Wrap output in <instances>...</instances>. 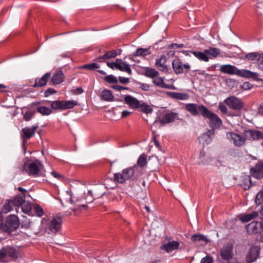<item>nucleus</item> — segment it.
Masks as SVG:
<instances>
[{"label": "nucleus", "instance_id": "nucleus-1", "mask_svg": "<svg viewBox=\"0 0 263 263\" xmlns=\"http://www.w3.org/2000/svg\"><path fill=\"white\" fill-rule=\"evenodd\" d=\"M106 187L103 184L94 186L92 190H89L83 197L82 193L76 192L70 195V204L68 206V210L75 213L78 212L81 208L87 209V203H91L93 199L101 198L106 193Z\"/></svg>", "mask_w": 263, "mask_h": 263}, {"label": "nucleus", "instance_id": "nucleus-2", "mask_svg": "<svg viewBox=\"0 0 263 263\" xmlns=\"http://www.w3.org/2000/svg\"><path fill=\"white\" fill-rule=\"evenodd\" d=\"M219 70L223 73L237 75L241 77L252 78L256 81L263 82V79L258 78V73L246 69L239 70L236 67L232 65H222L220 66Z\"/></svg>", "mask_w": 263, "mask_h": 263}, {"label": "nucleus", "instance_id": "nucleus-3", "mask_svg": "<svg viewBox=\"0 0 263 263\" xmlns=\"http://www.w3.org/2000/svg\"><path fill=\"white\" fill-rule=\"evenodd\" d=\"M138 174L141 175L142 172L139 171L138 166L135 165L123 169L120 173L114 174V180L117 183L123 184L126 181L137 179Z\"/></svg>", "mask_w": 263, "mask_h": 263}, {"label": "nucleus", "instance_id": "nucleus-4", "mask_svg": "<svg viewBox=\"0 0 263 263\" xmlns=\"http://www.w3.org/2000/svg\"><path fill=\"white\" fill-rule=\"evenodd\" d=\"M75 101H54L51 102L50 107L54 110H65L71 109L78 105Z\"/></svg>", "mask_w": 263, "mask_h": 263}, {"label": "nucleus", "instance_id": "nucleus-5", "mask_svg": "<svg viewBox=\"0 0 263 263\" xmlns=\"http://www.w3.org/2000/svg\"><path fill=\"white\" fill-rule=\"evenodd\" d=\"M19 225L20 222L17 217L14 215H11L6 218L5 223V232L10 234L17 229Z\"/></svg>", "mask_w": 263, "mask_h": 263}, {"label": "nucleus", "instance_id": "nucleus-6", "mask_svg": "<svg viewBox=\"0 0 263 263\" xmlns=\"http://www.w3.org/2000/svg\"><path fill=\"white\" fill-rule=\"evenodd\" d=\"M226 136L228 139L236 147L242 146L246 141V138L245 135L242 136L235 133L228 132L226 134Z\"/></svg>", "mask_w": 263, "mask_h": 263}, {"label": "nucleus", "instance_id": "nucleus-7", "mask_svg": "<svg viewBox=\"0 0 263 263\" xmlns=\"http://www.w3.org/2000/svg\"><path fill=\"white\" fill-rule=\"evenodd\" d=\"M185 108L193 116H195L200 114L202 117L207 109V107L203 105H199L194 103L186 104Z\"/></svg>", "mask_w": 263, "mask_h": 263}, {"label": "nucleus", "instance_id": "nucleus-8", "mask_svg": "<svg viewBox=\"0 0 263 263\" xmlns=\"http://www.w3.org/2000/svg\"><path fill=\"white\" fill-rule=\"evenodd\" d=\"M226 104L230 108L235 110L239 111L243 107V103L242 101L235 97L232 96L227 98L224 101Z\"/></svg>", "mask_w": 263, "mask_h": 263}, {"label": "nucleus", "instance_id": "nucleus-9", "mask_svg": "<svg viewBox=\"0 0 263 263\" xmlns=\"http://www.w3.org/2000/svg\"><path fill=\"white\" fill-rule=\"evenodd\" d=\"M62 223V219L60 217L55 216L51 219L47 224V229L49 230V233L56 234L61 229Z\"/></svg>", "mask_w": 263, "mask_h": 263}, {"label": "nucleus", "instance_id": "nucleus-10", "mask_svg": "<svg viewBox=\"0 0 263 263\" xmlns=\"http://www.w3.org/2000/svg\"><path fill=\"white\" fill-rule=\"evenodd\" d=\"M260 248L258 246H252L246 255V261L247 263H252L255 261L259 257L260 253Z\"/></svg>", "mask_w": 263, "mask_h": 263}, {"label": "nucleus", "instance_id": "nucleus-11", "mask_svg": "<svg viewBox=\"0 0 263 263\" xmlns=\"http://www.w3.org/2000/svg\"><path fill=\"white\" fill-rule=\"evenodd\" d=\"M203 117L210 120V124L212 126L219 127L221 124V121L220 118L216 114L209 110L208 108Z\"/></svg>", "mask_w": 263, "mask_h": 263}, {"label": "nucleus", "instance_id": "nucleus-12", "mask_svg": "<svg viewBox=\"0 0 263 263\" xmlns=\"http://www.w3.org/2000/svg\"><path fill=\"white\" fill-rule=\"evenodd\" d=\"M27 166L29 169V174L32 175L37 174L40 170L43 167L42 163L38 160L33 161L29 165L25 164L24 168L25 169Z\"/></svg>", "mask_w": 263, "mask_h": 263}, {"label": "nucleus", "instance_id": "nucleus-13", "mask_svg": "<svg viewBox=\"0 0 263 263\" xmlns=\"http://www.w3.org/2000/svg\"><path fill=\"white\" fill-rule=\"evenodd\" d=\"M37 128V126H33L32 127H25L22 128L21 138L23 139L24 143L34 135L35 130Z\"/></svg>", "mask_w": 263, "mask_h": 263}, {"label": "nucleus", "instance_id": "nucleus-14", "mask_svg": "<svg viewBox=\"0 0 263 263\" xmlns=\"http://www.w3.org/2000/svg\"><path fill=\"white\" fill-rule=\"evenodd\" d=\"M166 239H167L168 241L167 243L160 247L161 250H164L167 253H170L179 249V242L174 240L171 241V238H166Z\"/></svg>", "mask_w": 263, "mask_h": 263}, {"label": "nucleus", "instance_id": "nucleus-15", "mask_svg": "<svg viewBox=\"0 0 263 263\" xmlns=\"http://www.w3.org/2000/svg\"><path fill=\"white\" fill-rule=\"evenodd\" d=\"M220 256L223 260H231L233 256L232 245L228 243L223 246L220 251Z\"/></svg>", "mask_w": 263, "mask_h": 263}, {"label": "nucleus", "instance_id": "nucleus-16", "mask_svg": "<svg viewBox=\"0 0 263 263\" xmlns=\"http://www.w3.org/2000/svg\"><path fill=\"white\" fill-rule=\"evenodd\" d=\"M246 229L248 234H256L260 233L263 228L261 225V221H254L248 224Z\"/></svg>", "mask_w": 263, "mask_h": 263}, {"label": "nucleus", "instance_id": "nucleus-17", "mask_svg": "<svg viewBox=\"0 0 263 263\" xmlns=\"http://www.w3.org/2000/svg\"><path fill=\"white\" fill-rule=\"evenodd\" d=\"M244 135L246 139L250 140H258L263 139V133L258 130H247L244 131Z\"/></svg>", "mask_w": 263, "mask_h": 263}, {"label": "nucleus", "instance_id": "nucleus-18", "mask_svg": "<svg viewBox=\"0 0 263 263\" xmlns=\"http://www.w3.org/2000/svg\"><path fill=\"white\" fill-rule=\"evenodd\" d=\"M251 175L255 178L260 179L263 177V162H259L250 170Z\"/></svg>", "mask_w": 263, "mask_h": 263}, {"label": "nucleus", "instance_id": "nucleus-19", "mask_svg": "<svg viewBox=\"0 0 263 263\" xmlns=\"http://www.w3.org/2000/svg\"><path fill=\"white\" fill-rule=\"evenodd\" d=\"M166 62V57L165 55H161L159 59L156 60L155 65L158 69L162 72H167L168 71L167 67L165 65Z\"/></svg>", "mask_w": 263, "mask_h": 263}, {"label": "nucleus", "instance_id": "nucleus-20", "mask_svg": "<svg viewBox=\"0 0 263 263\" xmlns=\"http://www.w3.org/2000/svg\"><path fill=\"white\" fill-rule=\"evenodd\" d=\"M124 101L126 104L132 108L136 109L139 107L140 102L131 96H126L124 98Z\"/></svg>", "mask_w": 263, "mask_h": 263}, {"label": "nucleus", "instance_id": "nucleus-21", "mask_svg": "<svg viewBox=\"0 0 263 263\" xmlns=\"http://www.w3.org/2000/svg\"><path fill=\"white\" fill-rule=\"evenodd\" d=\"M153 83L155 85L159 87L170 89H175V87L174 86L165 84L164 82L163 79L160 77H155L153 79Z\"/></svg>", "mask_w": 263, "mask_h": 263}, {"label": "nucleus", "instance_id": "nucleus-22", "mask_svg": "<svg viewBox=\"0 0 263 263\" xmlns=\"http://www.w3.org/2000/svg\"><path fill=\"white\" fill-rule=\"evenodd\" d=\"M191 240L193 242L199 246H204L209 241V240L205 236L200 234L193 235L191 237Z\"/></svg>", "mask_w": 263, "mask_h": 263}, {"label": "nucleus", "instance_id": "nucleus-23", "mask_svg": "<svg viewBox=\"0 0 263 263\" xmlns=\"http://www.w3.org/2000/svg\"><path fill=\"white\" fill-rule=\"evenodd\" d=\"M50 77V73L47 72L41 78L36 80L35 83L33 85V87H42L45 86L48 80Z\"/></svg>", "mask_w": 263, "mask_h": 263}, {"label": "nucleus", "instance_id": "nucleus-24", "mask_svg": "<svg viewBox=\"0 0 263 263\" xmlns=\"http://www.w3.org/2000/svg\"><path fill=\"white\" fill-rule=\"evenodd\" d=\"M178 114L175 112H170L165 115L164 117L160 120V122L162 124H166L172 122L177 117Z\"/></svg>", "mask_w": 263, "mask_h": 263}, {"label": "nucleus", "instance_id": "nucleus-25", "mask_svg": "<svg viewBox=\"0 0 263 263\" xmlns=\"http://www.w3.org/2000/svg\"><path fill=\"white\" fill-rule=\"evenodd\" d=\"M258 216V213L254 211L251 213L240 215L239 220L243 222H247L252 219L257 218Z\"/></svg>", "mask_w": 263, "mask_h": 263}, {"label": "nucleus", "instance_id": "nucleus-26", "mask_svg": "<svg viewBox=\"0 0 263 263\" xmlns=\"http://www.w3.org/2000/svg\"><path fill=\"white\" fill-rule=\"evenodd\" d=\"M64 74L61 70L58 71L52 77L51 81L54 84H59L63 82Z\"/></svg>", "mask_w": 263, "mask_h": 263}, {"label": "nucleus", "instance_id": "nucleus-27", "mask_svg": "<svg viewBox=\"0 0 263 263\" xmlns=\"http://www.w3.org/2000/svg\"><path fill=\"white\" fill-rule=\"evenodd\" d=\"M172 67L177 74L183 72V64L179 59L174 60L172 62Z\"/></svg>", "mask_w": 263, "mask_h": 263}, {"label": "nucleus", "instance_id": "nucleus-28", "mask_svg": "<svg viewBox=\"0 0 263 263\" xmlns=\"http://www.w3.org/2000/svg\"><path fill=\"white\" fill-rule=\"evenodd\" d=\"M166 94L170 97L173 99H177L181 100H186L188 98L189 96L186 93H182L176 92H167Z\"/></svg>", "mask_w": 263, "mask_h": 263}, {"label": "nucleus", "instance_id": "nucleus-29", "mask_svg": "<svg viewBox=\"0 0 263 263\" xmlns=\"http://www.w3.org/2000/svg\"><path fill=\"white\" fill-rule=\"evenodd\" d=\"M101 97L103 100L106 101H111L114 98L111 91L107 89H105L102 91Z\"/></svg>", "mask_w": 263, "mask_h": 263}, {"label": "nucleus", "instance_id": "nucleus-30", "mask_svg": "<svg viewBox=\"0 0 263 263\" xmlns=\"http://www.w3.org/2000/svg\"><path fill=\"white\" fill-rule=\"evenodd\" d=\"M192 53L198 59L204 62H208L209 59L208 57L207 53L205 52V50L204 52L200 51H192Z\"/></svg>", "mask_w": 263, "mask_h": 263}, {"label": "nucleus", "instance_id": "nucleus-31", "mask_svg": "<svg viewBox=\"0 0 263 263\" xmlns=\"http://www.w3.org/2000/svg\"><path fill=\"white\" fill-rule=\"evenodd\" d=\"M117 55V52L116 50H110L106 52L104 54L98 58L99 60H108L114 58Z\"/></svg>", "mask_w": 263, "mask_h": 263}, {"label": "nucleus", "instance_id": "nucleus-32", "mask_svg": "<svg viewBox=\"0 0 263 263\" xmlns=\"http://www.w3.org/2000/svg\"><path fill=\"white\" fill-rule=\"evenodd\" d=\"M36 111L43 116H48L52 113L51 109L44 106H37Z\"/></svg>", "mask_w": 263, "mask_h": 263}, {"label": "nucleus", "instance_id": "nucleus-33", "mask_svg": "<svg viewBox=\"0 0 263 263\" xmlns=\"http://www.w3.org/2000/svg\"><path fill=\"white\" fill-rule=\"evenodd\" d=\"M25 200V195L15 196L12 201L14 206H20L22 205Z\"/></svg>", "mask_w": 263, "mask_h": 263}, {"label": "nucleus", "instance_id": "nucleus-34", "mask_svg": "<svg viewBox=\"0 0 263 263\" xmlns=\"http://www.w3.org/2000/svg\"><path fill=\"white\" fill-rule=\"evenodd\" d=\"M149 48H138L135 52L133 53V55L135 57L142 56L144 57L151 54Z\"/></svg>", "mask_w": 263, "mask_h": 263}, {"label": "nucleus", "instance_id": "nucleus-35", "mask_svg": "<svg viewBox=\"0 0 263 263\" xmlns=\"http://www.w3.org/2000/svg\"><path fill=\"white\" fill-rule=\"evenodd\" d=\"M144 74L146 77L154 79L155 77L158 76L159 72L155 69L147 68L145 69Z\"/></svg>", "mask_w": 263, "mask_h": 263}, {"label": "nucleus", "instance_id": "nucleus-36", "mask_svg": "<svg viewBox=\"0 0 263 263\" xmlns=\"http://www.w3.org/2000/svg\"><path fill=\"white\" fill-rule=\"evenodd\" d=\"M147 164V156L145 154H143L141 155L137 161V166L140 167H143L146 166Z\"/></svg>", "mask_w": 263, "mask_h": 263}, {"label": "nucleus", "instance_id": "nucleus-37", "mask_svg": "<svg viewBox=\"0 0 263 263\" xmlns=\"http://www.w3.org/2000/svg\"><path fill=\"white\" fill-rule=\"evenodd\" d=\"M205 52L213 58H216L220 54V51L218 48L210 47L208 49H205Z\"/></svg>", "mask_w": 263, "mask_h": 263}, {"label": "nucleus", "instance_id": "nucleus-38", "mask_svg": "<svg viewBox=\"0 0 263 263\" xmlns=\"http://www.w3.org/2000/svg\"><path fill=\"white\" fill-rule=\"evenodd\" d=\"M14 205L12 201V200H10L7 201L4 205L3 208L2 209V213H7L8 212L11 211L13 209V206Z\"/></svg>", "mask_w": 263, "mask_h": 263}, {"label": "nucleus", "instance_id": "nucleus-39", "mask_svg": "<svg viewBox=\"0 0 263 263\" xmlns=\"http://www.w3.org/2000/svg\"><path fill=\"white\" fill-rule=\"evenodd\" d=\"M119 66L120 67L121 69H118V70L122 71H125L128 73V74L132 73V70L130 69V66L126 62L121 63V64H118Z\"/></svg>", "mask_w": 263, "mask_h": 263}, {"label": "nucleus", "instance_id": "nucleus-40", "mask_svg": "<svg viewBox=\"0 0 263 263\" xmlns=\"http://www.w3.org/2000/svg\"><path fill=\"white\" fill-rule=\"evenodd\" d=\"M140 110L145 114H151L153 111V108L149 105L145 103L140 104Z\"/></svg>", "mask_w": 263, "mask_h": 263}, {"label": "nucleus", "instance_id": "nucleus-41", "mask_svg": "<svg viewBox=\"0 0 263 263\" xmlns=\"http://www.w3.org/2000/svg\"><path fill=\"white\" fill-rule=\"evenodd\" d=\"M100 67L99 65L96 63L84 65L80 67V69H86L90 70H93Z\"/></svg>", "mask_w": 263, "mask_h": 263}, {"label": "nucleus", "instance_id": "nucleus-42", "mask_svg": "<svg viewBox=\"0 0 263 263\" xmlns=\"http://www.w3.org/2000/svg\"><path fill=\"white\" fill-rule=\"evenodd\" d=\"M200 158L202 159L201 162L203 164H209L212 161V158L208 156L206 158L205 157V153L203 151H201L200 152Z\"/></svg>", "mask_w": 263, "mask_h": 263}, {"label": "nucleus", "instance_id": "nucleus-43", "mask_svg": "<svg viewBox=\"0 0 263 263\" xmlns=\"http://www.w3.org/2000/svg\"><path fill=\"white\" fill-rule=\"evenodd\" d=\"M22 206V210L24 213H28L29 212L31 209V204L30 203L24 200V202H23V203L21 205Z\"/></svg>", "mask_w": 263, "mask_h": 263}, {"label": "nucleus", "instance_id": "nucleus-44", "mask_svg": "<svg viewBox=\"0 0 263 263\" xmlns=\"http://www.w3.org/2000/svg\"><path fill=\"white\" fill-rule=\"evenodd\" d=\"M258 53L257 52L248 53L246 54L245 58L249 61H257Z\"/></svg>", "mask_w": 263, "mask_h": 263}, {"label": "nucleus", "instance_id": "nucleus-45", "mask_svg": "<svg viewBox=\"0 0 263 263\" xmlns=\"http://www.w3.org/2000/svg\"><path fill=\"white\" fill-rule=\"evenodd\" d=\"M255 202L257 205L261 204L263 203V189L256 195Z\"/></svg>", "mask_w": 263, "mask_h": 263}, {"label": "nucleus", "instance_id": "nucleus-46", "mask_svg": "<svg viewBox=\"0 0 263 263\" xmlns=\"http://www.w3.org/2000/svg\"><path fill=\"white\" fill-rule=\"evenodd\" d=\"M7 252V254L11 257L16 258L18 256V252L14 248H9Z\"/></svg>", "mask_w": 263, "mask_h": 263}, {"label": "nucleus", "instance_id": "nucleus-47", "mask_svg": "<svg viewBox=\"0 0 263 263\" xmlns=\"http://www.w3.org/2000/svg\"><path fill=\"white\" fill-rule=\"evenodd\" d=\"M104 80L108 83H117L118 82L117 78L113 75H108L105 76Z\"/></svg>", "mask_w": 263, "mask_h": 263}, {"label": "nucleus", "instance_id": "nucleus-48", "mask_svg": "<svg viewBox=\"0 0 263 263\" xmlns=\"http://www.w3.org/2000/svg\"><path fill=\"white\" fill-rule=\"evenodd\" d=\"M215 134V130L214 129H210L206 133L203 134L201 137V139H206V138H208L209 139H210L211 138V136H213Z\"/></svg>", "mask_w": 263, "mask_h": 263}, {"label": "nucleus", "instance_id": "nucleus-49", "mask_svg": "<svg viewBox=\"0 0 263 263\" xmlns=\"http://www.w3.org/2000/svg\"><path fill=\"white\" fill-rule=\"evenodd\" d=\"M34 210L36 214L39 216L42 217L44 215L43 209L38 204H35L33 207Z\"/></svg>", "mask_w": 263, "mask_h": 263}, {"label": "nucleus", "instance_id": "nucleus-50", "mask_svg": "<svg viewBox=\"0 0 263 263\" xmlns=\"http://www.w3.org/2000/svg\"><path fill=\"white\" fill-rule=\"evenodd\" d=\"M243 180L244 182V184H242V185L243 186V189L245 190L249 189L251 184L250 177L249 176H246L243 179Z\"/></svg>", "mask_w": 263, "mask_h": 263}, {"label": "nucleus", "instance_id": "nucleus-51", "mask_svg": "<svg viewBox=\"0 0 263 263\" xmlns=\"http://www.w3.org/2000/svg\"><path fill=\"white\" fill-rule=\"evenodd\" d=\"M34 114V112L33 111H28L25 114L23 118L25 121H28L31 119Z\"/></svg>", "mask_w": 263, "mask_h": 263}, {"label": "nucleus", "instance_id": "nucleus-52", "mask_svg": "<svg viewBox=\"0 0 263 263\" xmlns=\"http://www.w3.org/2000/svg\"><path fill=\"white\" fill-rule=\"evenodd\" d=\"M213 261V259L212 257L206 256L201 259L200 263H212Z\"/></svg>", "mask_w": 263, "mask_h": 263}, {"label": "nucleus", "instance_id": "nucleus-53", "mask_svg": "<svg viewBox=\"0 0 263 263\" xmlns=\"http://www.w3.org/2000/svg\"><path fill=\"white\" fill-rule=\"evenodd\" d=\"M218 108L223 114H226L228 113V108L227 106L223 103H220L219 104Z\"/></svg>", "mask_w": 263, "mask_h": 263}, {"label": "nucleus", "instance_id": "nucleus-54", "mask_svg": "<svg viewBox=\"0 0 263 263\" xmlns=\"http://www.w3.org/2000/svg\"><path fill=\"white\" fill-rule=\"evenodd\" d=\"M107 65L112 69H114V68L116 69H121L120 67L119 66L118 63L115 62H107Z\"/></svg>", "mask_w": 263, "mask_h": 263}, {"label": "nucleus", "instance_id": "nucleus-55", "mask_svg": "<svg viewBox=\"0 0 263 263\" xmlns=\"http://www.w3.org/2000/svg\"><path fill=\"white\" fill-rule=\"evenodd\" d=\"M56 92H57V91L55 90L54 89H53V88H48L45 91L44 95H45V97H48L50 95L55 93Z\"/></svg>", "mask_w": 263, "mask_h": 263}, {"label": "nucleus", "instance_id": "nucleus-56", "mask_svg": "<svg viewBox=\"0 0 263 263\" xmlns=\"http://www.w3.org/2000/svg\"><path fill=\"white\" fill-rule=\"evenodd\" d=\"M0 231L5 232V224H4L3 216L2 212H0Z\"/></svg>", "mask_w": 263, "mask_h": 263}, {"label": "nucleus", "instance_id": "nucleus-57", "mask_svg": "<svg viewBox=\"0 0 263 263\" xmlns=\"http://www.w3.org/2000/svg\"><path fill=\"white\" fill-rule=\"evenodd\" d=\"M51 174L54 177L59 179H63L64 178V176L60 174L59 173H58V172H55V171H52L51 172Z\"/></svg>", "mask_w": 263, "mask_h": 263}, {"label": "nucleus", "instance_id": "nucleus-58", "mask_svg": "<svg viewBox=\"0 0 263 263\" xmlns=\"http://www.w3.org/2000/svg\"><path fill=\"white\" fill-rule=\"evenodd\" d=\"M111 87L113 89H114L116 90H118V91H121L123 89H126V90L128 89V88H127V87H123V86H120V85H113L111 86Z\"/></svg>", "mask_w": 263, "mask_h": 263}, {"label": "nucleus", "instance_id": "nucleus-59", "mask_svg": "<svg viewBox=\"0 0 263 263\" xmlns=\"http://www.w3.org/2000/svg\"><path fill=\"white\" fill-rule=\"evenodd\" d=\"M141 88L145 91H148L150 89V85L145 83H142L140 85Z\"/></svg>", "mask_w": 263, "mask_h": 263}, {"label": "nucleus", "instance_id": "nucleus-60", "mask_svg": "<svg viewBox=\"0 0 263 263\" xmlns=\"http://www.w3.org/2000/svg\"><path fill=\"white\" fill-rule=\"evenodd\" d=\"M7 254V250L5 248H2L0 250V259L3 258Z\"/></svg>", "mask_w": 263, "mask_h": 263}, {"label": "nucleus", "instance_id": "nucleus-61", "mask_svg": "<svg viewBox=\"0 0 263 263\" xmlns=\"http://www.w3.org/2000/svg\"><path fill=\"white\" fill-rule=\"evenodd\" d=\"M119 81L123 84H127L129 83L128 78H124V77H119Z\"/></svg>", "mask_w": 263, "mask_h": 263}, {"label": "nucleus", "instance_id": "nucleus-62", "mask_svg": "<svg viewBox=\"0 0 263 263\" xmlns=\"http://www.w3.org/2000/svg\"><path fill=\"white\" fill-rule=\"evenodd\" d=\"M83 92V90L81 87H78L77 89L73 90V93L74 94H80Z\"/></svg>", "mask_w": 263, "mask_h": 263}, {"label": "nucleus", "instance_id": "nucleus-63", "mask_svg": "<svg viewBox=\"0 0 263 263\" xmlns=\"http://www.w3.org/2000/svg\"><path fill=\"white\" fill-rule=\"evenodd\" d=\"M257 62L263 64V53H258Z\"/></svg>", "mask_w": 263, "mask_h": 263}, {"label": "nucleus", "instance_id": "nucleus-64", "mask_svg": "<svg viewBox=\"0 0 263 263\" xmlns=\"http://www.w3.org/2000/svg\"><path fill=\"white\" fill-rule=\"evenodd\" d=\"M130 112L127 110H124L122 112V117L123 118H125L128 116L130 114Z\"/></svg>", "mask_w": 263, "mask_h": 263}]
</instances>
